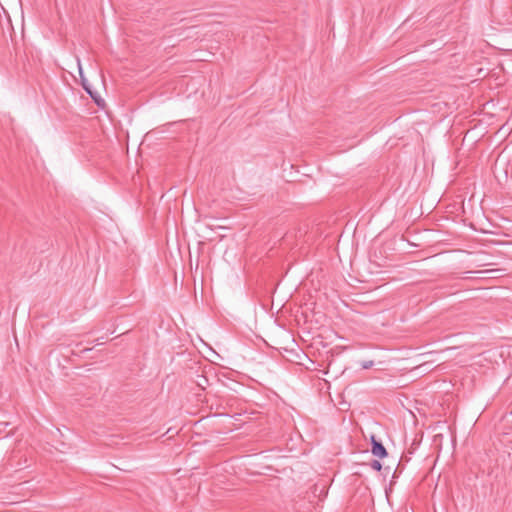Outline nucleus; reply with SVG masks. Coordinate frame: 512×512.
Segmentation results:
<instances>
[{"label": "nucleus", "instance_id": "39448f33", "mask_svg": "<svg viewBox=\"0 0 512 512\" xmlns=\"http://www.w3.org/2000/svg\"><path fill=\"white\" fill-rule=\"evenodd\" d=\"M312 507V501L309 499V502L303 505V509H298L299 512H307Z\"/></svg>", "mask_w": 512, "mask_h": 512}, {"label": "nucleus", "instance_id": "f03ea898", "mask_svg": "<svg viewBox=\"0 0 512 512\" xmlns=\"http://www.w3.org/2000/svg\"><path fill=\"white\" fill-rule=\"evenodd\" d=\"M77 63H78L79 73H80V76L82 78V87H83V89L90 95V97L94 100V102L99 107H103L104 103H105L104 100L96 92L92 91V89L88 85L87 81L83 78L82 67H81V63H80L79 59H77Z\"/></svg>", "mask_w": 512, "mask_h": 512}, {"label": "nucleus", "instance_id": "f257e3e1", "mask_svg": "<svg viewBox=\"0 0 512 512\" xmlns=\"http://www.w3.org/2000/svg\"><path fill=\"white\" fill-rule=\"evenodd\" d=\"M305 360L311 361L293 339L292 344L290 343V363L303 366L305 365Z\"/></svg>", "mask_w": 512, "mask_h": 512}, {"label": "nucleus", "instance_id": "0eeeda50", "mask_svg": "<svg viewBox=\"0 0 512 512\" xmlns=\"http://www.w3.org/2000/svg\"><path fill=\"white\" fill-rule=\"evenodd\" d=\"M197 384H198V386H200V387L204 388V385H203V384H204V381L197 382Z\"/></svg>", "mask_w": 512, "mask_h": 512}, {"label": "nucleus", "instance_id": "9b49d317", "mask_svg": "<svg viewBox=\"0 0 512 512\" xmlns=\"http://www.w3.org/2000/svg\"><path fill=\"white\" fill-rule=\"evenodd\" d=\"M313 488H314V492H315V491H316V489H317V486H316V485H314V486H313Z\"/></svg>", "mask_w": 512, "mask_h": 512}, {"label": "nucleus", "instance_id": "20e7f679", "mask_svg": "<svg viewBox=\"0 0 512 512\" xmlns=\"http://www.w3.org/2000/svg\"><path fill=\"white\" fill-rule=\"evenodd\" d=\"M371 468L380 471L382 469V464L378 460H373L370 464Z\"/></svg>", "mask_w": 512, "mask_h": 512}, {"label": "nucleus", "instance_id": "9d476101", "mask_svg": "<svg viewBox=\"0 0 512 512\" xmlns=\"http://www.w3.org/2000/svg\"><path fill=\"white\" fill-rule=\"evenodd\" d=\"M298 438H299L300 440H302V435H301V434H298Z\"/></svg>", "mask_w": 512, "mask_h": 512}, {"label": "nucleus", "instance_id": "423d86ee", "mask_svg": "<svg viewBox=\"0 0 512 512\" xmlns=\"http://www.w3.org/2000/svg\"><path fill=\"white\" fill-rule=\"evenodd\" d=\"M372 365H373V361H365V362L362 363V368L363 369H369V368L372 367Z\"/></svg>", "mask_w": 512, "mask_h": 512}, {"label": "nucleus", "instance_id": "6e6552de", "mask_svg": "<svg viewBox=\"0 0 512 512\" xmlns=\"http://www.w3.org/2000/svg\"><path fill=\"white\" fill-rule=\"evenodd\" d=\"M197 384H198V386H200V387L204 388V385H203V384H204V381L197 382Z\"/></svg>", "mask_w": 512, "mask_h": 512}, {"label": "nucleus", "instance_id": "7ed1b4c3", "mask_svg": "<svg viewBox=\"0 0 512 512\" xmlns=\"http://www.w3.org/2000/svg\"><path fill=\"white\" fill-rule=\"evenodd\" d=\"M372 454L380 459L387 456V450L381 442L376 440L375 436H371Z\"/></svg>", "mask_w": 512, "mask_h": 512}, {"label": "nucleus", "instance_id": "1a4fd4ad", "mask_svg": "<svg viewBox=\"0 0 512 512\" xmlns=\"http://www.w3.org/2000/svg\"><path fill=\"white\" fill-rule=\"evenodd\" d=\"M201 378H202V380H203L205 383H207V382H208V380H207V378H206V377L201 376Z\"/></svg>", "mask_w": 512, "mask_h": 512}]
</instances>
